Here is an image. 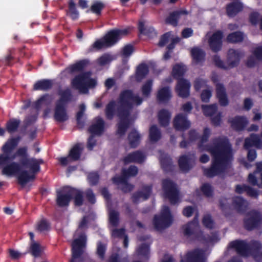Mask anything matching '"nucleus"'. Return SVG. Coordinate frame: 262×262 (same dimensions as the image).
<instances>
[{
	"label": "nucleus",
	"instance_id": "bf43d9fd",
	"mask_svg": "<svg viewBox=\"0 0 262 262\" xmlns=\"http://www.w3.org/2000/svg\"><path fill=\"white\" fill-rule=\"evenodd\" d=\"M152 86V80H148L143 85L141 88L142 95L145 97H148L151 92Z\"/></svg>",
	"mask_w": 262,
	"mask_h": 262
},
{
	"label": "nucleus",
	"instance_id": "f03ea898",
	"mask_svg": "<svg viewBox=\"0 0 262 262\" xmlns=\"http://www.w3.org/2000/svg\"><path fill=\"white\" fill-rule=\"evenodd\" d=\"M210 135V128L205 127L202 136H199L198 143L199 148L207 150L212 158L210 167L204 169V174L208 178H213L223 173L233 160L232 146L226 137L215 138L213 139L211 145H204Z\"/></svg>",
	"mask_w": 262,
	"mask_h": 262
},
{
	"label": "nucleus",
	"instance_id": "864d4df0",
	"mask_svg": "<svg viewBox=\"0 0 262 262\" xmlns=\"http://www.w3.org/2000/svg\"><path fill=\"white\" fill-rule=\"evenodd\" d=\"M109 222L113 227H117L119 222V213L115 210H111L109 212Z\"/></svg>",
	"mask_w": 262,
	"mask_h": 262
},
{
	"label": "nucleus",
	"instance_id": "c85d7f7f",
	"mask_svg": "<svg viewBox=\"0 0 262 262\" xmlns=\"http://www.w3.org/2000/svg\"><path fill=\"white\" fill-rule=\"evenodd\" d=\"M160 161L162 168L165 172H171L173 170V165L171 158L167 154H161Z\"/></svg>",
	"mask_w": 262,
	"mask_h": 262
},
{
	"label": "nucleus",
	"instance_id": "603ef678",
	"mask_svg": "<svg viewBox=\"0 0 262 262\" xmlns=\"http://www.w3.org/2000/svg\"><path fill=\"white\" fill-rule=\"evenodd\" d=\"M106 249L107 245L106 244L101 241L97 242L96 253L100 259H104Z\"/></svg>",
	"mask_w": 262,
	"mask_h": 262
},
{
	"label": "nucleus",
	"instance_id": "7c9ffc66",
	"mask_svg": "<svg viewBox=\"0 0 262 262\" xmlns=\"http://www.w3.org/2000/svg\"><path fill=\"white\" fill-rule=\"evenodd\" d=\"M71 196L75 206L80 207L83 204V192L80 190L70 187Z\"/></svg>",
	"mask_w": 262,
	"mask_h": 262
},
{
	"label": "nucleus",
	"instance_id": "9d476101",
	"mask_svg": "<svg viewBox=\"0 0 262 262\" xmlns=\"http://www.w3.org/2000/svg\"><path fill=\"white\" fill-rule=\"evenodd\" d=\"M261 223L262 215L259 211L255 210L248 212L243 220L244 227L248 231L258 228Z\"/></svg>",
	"mask_w": 262,
	"mask_h": 262
},
{
	"label": "nucleus",
	"instance_id": "4c0bfd02",
	"mask_svg": "<svg viewBox=\"0 0 262 262\" xmlns=\"http://www.w3.org/2000/svg\"><path fill=\"white\" fill-rule=\"evenodd\" d=\"M138 28L140 34L146 35L149 37L152 38L157 35L155 29L151 26H145L143 21H139Z\"/></svg>",
	"mask_w": 262,
	"mask_h": 262
},
{
	"label": "nucleus",
	"instance_id": "f3484780",
	"mask_svg": "<svg viewBox=\"0 0 262 262\" xmlns=\"http://www.w3.org/2000/svg\"><path fill=\"white\" fill-rule=\"evenodd\" d=\"M190 83L188 80L181 78L178 80L176 91L180 97L186 98L190 95Z\"/></svg>",
	"mask_w": 262,
	"mask_h": 262
},
{
	"label": "nucleus",
	"instance_id": "e2e57ef3",
	"mask_svg": "<svg viewBox=\"0 0 262 262\" xmlns=\"http://www.w3.org/2000/svg\"><path fill=\"white\" fill-rule=\"evenodd\" d=\"M85 196L88 202L91 204H94L96 202V196L92 189H88L85 191Z\"/></svg>",
	"mask_w": 262,
	"mask_h": 262
},
{
	"label": "nucleus",
	"instance_id": "774afa93",
	"mask_svg": "<svg viewBox=\"0 0 262 262\" xmlns=\"http://www.w3.org/2000/svg\"><path fill=\"white\" fill-rule=\"evenodd\" d=\"M50 228V224L46 220H41L37 225V229L40 232L47 231Z\"/></svg>",
	"mask_w": 262,
	"mask_h": 262
},
{
	"label": "nucleus",
	"instance_id": "aec40b11",
	"mask_svg": "<svg viewBox=\"0 0 262 262\" xmlns=\"http://www.w3.org/2000/svg\"><path fill=\"white\" fill-rule=\"evenodd\" d=\"M54 118L59 122H63L69 119L67 112V106L55 103Z\"/></svg>",
	"mask_w": 262,
	"mask_h": 262
},
{
	"label": "nucleus",
	"instance_id": "20e7f679",
	"mask_svg": "<svg viewBox=\"0 0 262 262\" xmlns=\"http://www.w3.org/2000/svg\"><path fill=\"white\" fill-rule=\"evenodd\" d=\"M244 56V52L240 49H229L227 53L226 62L225 63L218 55L212 57L214 65L218 68L228 70L237 67L241 58Z\"/></svg>",
	"mask_w": 262,
	"mask_h": 262
},
{
	"label": "nucleus",
	"instance_id": "cd10ccee",
	"mask_svg": "<svg viewBox=\"0 0 262 262\" xmlns=\"http://www.w3.org/2000/svg\"><path fill=\"white\" fill-rule=\"evenodd\" d=\"M171 93L169 86L160 89L157 93V99L159 102H167L171 98Z\"/></svg>",
	"mask_w": 262,
	"mask_h": 262
},
{
	"label": "nucleus",
	"instance_id": "58836bf2",
	"mask_svg": "<svg viewBox=\"0 0 262 262\" xmlns=\"http://www.w3.org/2000/svg\"><path fill=\"white\" fill-rule=\"evenodd\" d=\"M219 207L224 216L230 217L233 213L231 205L228 202V199L225 198H221L219 200Z\"/></svg>",
	"mask_w": 262,
	"mask_h": 262
},
{
	"label": "nucleus",
	"instance_id": "6ab92c4d",
	"mask_svg": "<svg viewBox=\"0 0 262 262\" xmlns=\"http://www.w3.org/2000/svg\"><path fill=\"white\" fill-rule=\"evenodd\" d=\"M173 126L177 130L184 131L190 126V122L187 120L186 116L179 114L173 119Z\"/></svg>",
	"mask_w": 262,
	"mask_h": 262
},
{
	"label": "nucleus",
	"instance_id": "3c124183",
	"mask_svg": "<svg viewBox=\"0 0 262 262\" xmlns=\"http://www.w3.org/2000/svg\"><path fill=\"white\" fill-rule=\"evenodd\" d=\"M122 174L128 180L130 177L136 176L138 173V168L135 165H130L127 169H122Z\"/></svg>",
	"mask_w": 262,
	"mask_h": 262
},
{
	"label": "nucleus",
	"instance_id": "ddd939ff",
	"mask_svg": "<svg viewBox=\"0 0 262 262\" xmlns=\"http://www.w3.org/2000/svg\"><path fill=\"white\" fill-rule=\"evenodd\" d=\"M152 185H143L141 190H138L132 195V200L134 204H138L140 199L142 201H146L149 199L152 192Z\"/></svg>",
	"mask_w": 262,
	"mask_h": 262
},
{
	"label": "nucleus",
	"instance_id": "f257e3e1",
	"mask_svg": "<svg viewBox=\"0 0 262 262\" xmlns=\"http://www.w3.org/2000/svg\"><path fill=\"white\" fill-rule=\"evenodd\" d=\"M19 137L11 138L3 145L0 155V166L5 165L2 174L12 176L18 173L17 181L19 185L25 186L29 182L35 180L36 174L40 171V165L44 163L42 159L29 157L28 147L18 148L15 154L10 155L17 146Z\"/></svg>",
	"mask_w": 262,
	"mask_h": 262
},
{
	"label": "nucleus",
	"instance_id": "6e6d98bb",
	"mask_svg": "<svg viewBox=\"0 0 262 262\" xmlns=\"http://www.w3.org/2000/svg\"><path fill=\"white\" fill-rule=\"evenodd\" d=\"M103 48L107 47L103 38H102L95 41L89 49V51L93 52L95 51H99Z\"/></svg>",
	"mask_w": 262,
	"mask_h": 262
},
{
	"label": "nucleus",
	"instance_id": "a878e982",
	"mask_svg": "<svg viewBox=\"0 0 262 262\" xmlns=\"http://www.w3.org/2000/svg\"><path fill=\"white\" fill-rule=\"evenodd\" d=\"M188 11L186 10H181L173 11L170 13L169 16L166 18L165 22L174 27L178 26V20L181 15H187Z\"/></svg>",
	"mask_w": 262,
	"mask_h": 262
},
{
	"label": "nucleus",
	"instance_id": "5701e85b",
	"mask_svg": "<svg viewBox=\"0 0 262 262\" xmlns=\"http://www.w3.org/2000/svg\"><path fill=\"white\" fill-rule=\"evenodd\" d=\"M95 120V123L92 124L89 127L88 131L91 134L100 135L104 131V121L103 119L100 117L96 118Z\"/></svg>",
	"mask_w": 262,
	"mask_h": 262
},
{
	"label": "nucleus",
	"instance_id": "e433bc0d",
	"mask_svg": "<svg viewBox=\"0 0 262 262\" xmlns=\"http://www.w3.org/2000/svg\"><path fill=\"white\" fill-rule=\"evenodd\" d=\"M158 117L160 126L166 127L169 124L171 114L167 110L162 109L159 111Z\"/></svg>",
	"mask_w": 262,
	"mask_h": 262
},
{
	"label": "nucleus",
	"instance_id": "473e14b6",
	"mask_svg": "<svg viewBox=\"0 0 262 262\" xmlns=\"http://www.w3.org/2000/svg\"><path fill=\"white\" fill-rule=\"evenodd\" d=\"M53 85L52 80L43 79L37 81L33 85V90L35 91H48L51 89Z\"/></svg>",
	"mask_w": 262,
	"mask_h": 262
},
{
	"label": "nucleus",
	"instance_id": "412c9836",
	"mask_svg": "<svg viewBox=\"0 0 262 262\" xmlns=\"http://www.w3.org/2000/svg\"><path fill=\"white\" fill-rule=\"evenodd\" d=\"M253 146L260 148L262 146V142L257 135L251 134L249 137L245 139L244 148L245 149H248Z\"/></svg>",
	"mask_w": 262,
	"mask_h": 262
},
{
	"label": "nucleus",
	"instance_id": "4468645a",
	"mask_svg": "<svg viewBox=\"0 0 262 262\" xmlns=\"http://www.w3.org/2000/svg\"><path fill=\"white\" fill-rule=\"evenodd\" d=\"M205 252L202 249H195L187 252L186 258H182L181 262H205Z\"/></svg>",
	"mask_w": 262,
	"mask_h": 262
},
{
	"label": "nucleus",
	"instance_id": "37998d69",
	"mask_svg": "<svg viewBox=\"0 0 262 262\" xmlns=\"http://www.w3.org/2000/svg\"><path fill=\"white\" fill-rule=\"evenodd\" d=\"M82 148L79 144H75L70 150L69 154V159L73 161L78 160L81 156Z\"/></svg>",
	"mask_w": 262,
	"mask_h": 262
},
{
	"label": "nucleus",
	"instance_id": "8fccbe9b",
	"mask_svg": "<svg viewBox=\"0 0 262 262\" xmlns=\"http://www.w3.org/2000/svg\"><path fill=\"white\" fill-rule=\"evenodd\" d=\"M202 109L205 116L211 117L216 112L217 106L216 104L202 105Z\"/></svg>",
	"mask_w": 262,
	"mask_h": 262
},
{
	"label": "nucleus",
	"instance_id": "79ce46f5",
	"mask_svg": "<svg viewBox=\"0 0 262 262\" xmlns=\"http://www.w3.org/2000/svg\"><path fill=\"white\" fill-rule=\"evenodd\" d=\"M20 124V120L19 119L16 118L10 119L6 124V130L10 134L15 133L17 130Z\"/></svg>",
	"mask_w": 262,
	"mask_h": 262
},
{
	"label": "nucleus",
	"instance_id": "13d9d810",
	"mask_svg": "<svg viewBox=\"0 0 262 262\" xmlns=\"http://www.w3.org/2000/svg\"><path fill=\"white\" fill-rule=\"evenodd\" d=\"M100 179V176L98 172H92L88 174V180L91 186H94L97 185Z\"/></svg>",
	"mask_w": 262,
	"mask_h": 262
},
{
	"label": "nucleus",
	"instance_id": "c756f323",
	"mask_svg": "<svg viewBox=\"0 0 262 262\" xmlns=\"http://www.w3.org/2000/svg\"><path fill=\"white\" fill-rule=\"evenodd\" d=\"M89 61L88 59H82L78 61L74 64L70 66L66 69V71L70 74L81 72L89 64Z\"/></svg>",
	"mask_w": 262,
	"mask_h": 262
},
{
	"label": "nucleus",
	"instance_id": "dca6fc26",
	"mask_svg": "<svg viewBox=\"0 0 262 262\" xmlns=\"http://www.w3.org/2000/svg\"><path fill=\"white\" fill-rule=\"evenodd\" d=\"M71 200L70 187H68L67 190L63 189L57 192L56 203L59 207H68Z\"/></svg>",
	"mask_w": 262,
	"mask_h": 262
},
{
	"label": "nucleus",
	"instance_id": "c9c22d12",
	"mask_svg": "<svg viewBox=\"0 0 262 262\" xmlns=\"http://www.w3.org/2000/svg\"><path fill=\"white\" fill-rule=\"evenodd\" d=\"M127 139L130 147L135 148L140 144L141 135L135 129H133L128 134Z\"/></svg>",
	"mask_w": 262,
	"mask_h": 262
},
{
	"label": "nucleus",
	"instance_id": "bb28decb",
	"mask_svg": "<svg viewBox=\"0 0 262 262\" xmlns=\"http://www.w3.org/2000/svg\"><path fill=\"white\" fill-rule=\"evenodd\" d=\"M58 95L60 97L57 100L56 103L67 106L68 103L72 100V94L69 88L58 91Z\"/></svg>",
	"mask_w": 262,
	"mask_h": 262
},
{
	"label": "nucleus",
	"instance_id": "c03bdc74",
	"mask_svg": "<svg viewBox=\"0 0 262 262\" xmlns=\"http://www.w3.org/2000/svg\"><path fill=\"white\" fill-rule=\"evenodd\" d=\"M149 137L150 141L153 142H157L161 139L160 130L156 125H152L150 126L149 130Z\"/></svg>",
	"mask_w": 262,
	"mask_h": 262
},
{
	"label": "nucleus",
	"instance_id": "f704fd0d",
	"mask_svg": "<svg viewBox=\"0 0 262 262\" xmlns=\"http://www.w3.org/2000/svg\"><path fill=\"white\" fill-rule=\"evenodd\" d=\"M191 55L193 62L199 64L205 61V52L202 49L195 47L191 49Z\"/></svg>",
	"mask_w": 262,
	"mask_h": 262
},
{
	"label": "nucleus",
	"instance_id": "680f3d73",
	"mask_svg": "<svg viewBox=\"0 0 262 262\" xmlns=\"http://www.w3.org/2000/svg\"><path fill=\"white\" fill-rule=\"evenodd\" d=\"M201 190L204 195L207 197H210L213 195V189L209 183L203 184L201 187Z\"/></svg>",
	"mask_w": 262,
	"mask_h": 262
},
{
	"label": "nucleus",
	"instance_id": "de8ad7c7",
	"mask_svg": "<svg viewBox=\"0 0 262 262\" xmlns=\"http://www.w3.org/2000/svg\"><path fill=\"white\" fill-rule=\"evenodd\" d=\"M178 164L180 169L183 171L187 172L190 169L189 158L186 155H182L180 157L178 160Z\"/></svg>",
	"mask_w": 262,
	"mask_h": 262
},
{
	"label": "nucleus",
	"instance_id": "338daca9",
	"mask_svg": "<svg viewBox=\"0 0 262 262\" xmlns=\"http://www.w3.org/2000/svg\"><path fill=\"white\" fill-rule=\"evenodd\" d=\"M134 52L133 45L128 44L125 46L122 50V56L123 57H129Z\"/></svg>",
	"mask_w": 262,
	"mask_h": 262
},
{
	"label": "nucleus",
	"instance_id": "9b49d317",
	"mask_svg": "<svg viewBox=\"0 0 262 262\" xmlns=\"http://www.w3.org/2000/svg\"><path fill=\"white\" fill-rule=\"evenodd\" d=\"M126 33V30L113 29L108 31L103 37L106 47H111L115 45L121 39V35Z\"/></svg>",
	"mask_w": 262,
	"mask_h": 262
},
{
	"label": "nucleus",
	"instance_id": "ea45409f",
	"mask_svg": "<svg viewBox=\"0 0 262 262\" xmlns=\"http://www.w3.org/2000/svg\"><path fill=\"white\" fill-rule=\"evenodd\" d=\"M149 72L147 66L145 63L139 64L136 69V79L138 82L141 81L148 74Z\"/></svg>",
	"mask_w": 262,
	"mask_h": 262
},
{
	"label": "nucleus",
	"instance_id": "a211bd4d",
	"mask_svg": "<svg viewBox=\"0 0 262 262\" xmlns=\"http://www.w3.org/2000/svg\"><path fill=\"white\" fill-rule=\"evenodd\" d=\"M146 158L145 154L140 150H136L129 153L124 157L122 161L124 164H127L130 163H142Z\"/></svg>",
	"mask_w": 262,
	"mask_h": 262
},
{
	"label": "nucleus",
	"instance_id": "6e6552de",
	"mask_svg": "<svg viewBox=\"0 0 262 262\" xmlns=\"http://www.w3.org/2000/svg\"><path fill=\"white\" fill-rule=\"evenodd\" d=\"M172 223V216L169 207L165 206L160 215L154 216L153 224L155 228L158 231H161L169 227Z\"/></svg>",
	"mask_w": 262,
	"mask_h": 262
},
{
	"label": "nucleus",
	"instance_id": "69168bd1",
	"mask_svg": "<svg viewBox=\"0 0 262 262\" xmlns=\"http://www.w3.org/2000/svg\"><path fill=\"white\" fill-rule=\"evenodd\" d=\"M31 254L35 257H38L40 255L41 249L40 245L37 243L33 242L30 247Z\"/></svg>",
	"mask_w": 262,
	"mask_h": 262
},
{
	"label": "nucleus",
	"instance_id": "423d86ee",
	"mask_svg": "<svg viewBox=\"0 0 262 262\" xmlns=\"http://www.w3.org/2000/svg\"><path fill=\"white\" fill-rule=\"evenodd\" d=\"M198 217L199 214L197 212L192 221L182 226L184 235L187 238H191L194 241H211V237L208 236V239H207L203 231L200 229Z\"/></svg>",
	"mask_w": 262,
	"mask_h": 262
},
{
	"label": "nucleus",
	"instance_id": "a19ab883",
	"mask_svg": "<svg viewBox=\"0 0 262 262\" xmlns=\"http://www.w3.org/2000/svg\"><path fill=\"white\" fill-rule=\"evenodd\" d=\"M244 34L241 31H235L229 33L227 37L226 41L228 43H236L241 42L244 40Z\"/></svg>",
	"mask_w": 262,
	"mask_h": 262
},
{
	"label": "nucleus",
	"instance_id": "49530a36",
	"mask_svg": "<svg viewBox=\"0 0 262 262\" xmlns=\"http://www.w3.org/2000/svg\"><path fill=\"white\" fill-rule=\"evenodd\" d=\"M249 254L250 253L253 257L260 251L262 249V244L258 241H251L249 244Z\"/></svg>",
	"mask_w": 262,
	"mask_h": 262
},
{
	"label": "nucleus",
	"instance_id": "f8f14e48",
	"mask_svg": "<svg viewBox=\"0 0 262 262\" xmlns=\"http://www.w3.org/2000/svg\"><path fill=\"white\" fill-rule=\"evenodd\" d=\"M223 33L221 30L214 32L208 39V44L211 51L217 53L222 50L223 46Z\"/></svg>",
	"mask_w": 262,
	"mask_h": 262
},
{
	"label": "nucleus",
	"instance_id": "052dcab7",
	"mask_svg": "<svg viewBox=\"0 0 262 262\" xmlns=\"http://www.w3.org/2000/svg\"><path fill=\"white\" fill-rule=\"evenodd\" d=\"M202 224L206 228L212 229L214 226V222L210 214H207L203 216Z\"/></svg>",
	"mask_w": 262,
	"mask_h": 262
},
{
	"label": "nucleus",
	"instance_id": "0e129e2a",
	"mask_svg": "<svg viewBox=\"0 0 262 262\" xmlns=\"http://www.w3.org/2000/svg\"><path fill=\"white\" fill-rule=\"evenodd\" d=\"M113 183L116 185H119L120 184H124L126 180H128L123 174L121 173V176L116 175L113 177L111 179Z\"/></svg>",
	"mask_w": 262,
	"mask_h": 262
},
{
	"label": "nucleus",
	"instance_id": "0eeeda50",
	"mask_svg": "<svg viewBox=\"0 0 262 262\" xmlns=\"http://www.w3.org/2000/svg\"><path fill=\"white\" fill-rule=\"evenodd\" d=\"M87 237L84 233H81L72 244V258L70 262H83L84 249L86 247Z\"/></svg>",
	"mask_w": 262,
	"mask_h": 262
},
{
	"label": "nucleus",
	"instance_id": "5fc2aeb1",
	"mask_svg": "<svg viewBox=\"0 0 262 262\" xmlns=\"http://www.w3.org/2000/svg\"><path fill=\"white\" fill-rule=\"evenodd\" d=\"M104 7L105 5L102 2L96 1L91 6L90 10L92 13L99 16L101 15V11Z\"/></svg>",
	"mask_w": 262,
	"mask_h": 262
},
{
	"label": "nucleus",
	"instance_id": "2f4dec72",
	"mask_svg": "<svg viewBox=\"0 0 262 262\" xmlns=\"http://www.w3.org/2000/svg\"><path fill=\"white\" fill-rule=\"evenodd\" d=\"M232 206L238 213H244L247 210V203L241 196H236L232 199Z\"/></svg>",
	"mask_w": 262,
	"mask_h": 262
},
{
	"label": "nucleus",
	"instance_id": "72a5a7b5",
	"mask_svg": "<svg viewBox=\"0 0 262 262\" xmlns=\"http://www.w3.org/2000/svg\"><path fill=\"white\" fill-rule=\"evenodd\" d=\"M68 9L66 10V15L73 20H76L79 17V13L76 8L74 0H69Z\"/></svg>",
	"mask_w": 262,
	"mask_h": 262
},
{
	"label": "nucleus",
	"instance_id": "4d7b16f0",
	"mask_svg": "<svg viewBox=\"0 0 262 262\" xmlns=\"http://www.w3.org/2000/svg\"><path fill=\"white\" fill-rule=\"evenodd\" d=\"M137 252L138 255L142 256L148 259L149 254V247L145 244H142L137 249Z\"/></svg>",
	"mask_w": 262,
	"mask_h": 262
},
{
	"label": "nucleus",
	"instance_id": "7ed1b4c3",
	"mask_svg": "<svg viewBox=\"0 0 262 262\" xmlns=\"http://www.w3.org/2000/svg\"><path fill=\"white\" fill-rule=\"evenodd\" d=\"M143 101L139 95H135L131 90H125L121 92L119 96L118 116L120 120L118 123L117 134L123 136L129 127V117L134 105H140Z\"/></svg>",
	"mask_w": 262,
	"mask_h": 262
},
{
	"label": "nucleus",
	"instance_id": "2eb2a0df",
	"mask_svg": "<svg viewBox=\"0 0 262 262\" xmlns=\"http://www.w3.org/2000/svg\"><path fill=\"white\" fill-rule=\"evenodd\" d=\"M229 247L234 249L238 254L247 257L249 254V244L243 240H235L229 243Z\"/></svg>",
	"mask_w": 262,
	"mask_h": 262
},
{
	"label": "nucleus",
	"instance_id": "a18cd8bd",
	"mask_svg": "<svg viewBox=\"0 0 262 262\" xmlns=\"http://www.w3.org/2000/svg\"><path fill=\"white\" fill-rule=\"evenodd\" d=\"M185 73V69L183 65L179 63H177L173 66L171 74L173 78L178 80L181 78H183L182 77Z\"/></svg>",
	"mask_w": 262,
	"mask_h": 262
},
{
	"label": "nucleus",
	"instance_id": "b1692460",
	"mask_svg": "<svg viewBox=\"0 0 262 262\" xmlns=\"http://www.w3.org/2000/svg\"><path fill=\"white\" fill-rule=\"evenodd\" d=\"M231 127L236 131L243 130L248 124L247 119L244 116H236L229 120Z\"/></svg>",
	"mask_w": 262,
	"mask_h": 262
},
{
	"label": "nucleus",
	"instance_id": "393cba45",
	"mask_svg": "<svg viewBox=\"0 0 262 262\" xmlns=\"http://www.w3.org/2000/svg\"><path fill=\"white\" fill-rule=\"evenodd\" d=\"M216 97L219 99L220 104L226 106L229 104V101L226 92V89L222 83H217L216 85Z\"/></svg>",
	"mask_w": 262,
	"mask_h": 262
},
{
	"label": "nucleus",
	"instance_id": "39448f33",
	"mask_svg": "<svg viewBox=\"0 0 262 262\" xmlns=\"http://www.w3.org/2000/svg\"><path fill=\"white\" fill-rule=\"evenodd\" d=\"M91 72L87 71L76 75L72 80V86L81 93H88L90 89L94 88L97 84L95 79L91 78Z\"/></svg>",
	"mask_w": 262,
	"mask_h": 262
},
{
	"label": "nucleus",
	"instance_id": "09e8293b",
	"mask_svg": "<svg viewBox=\"0 0 262 262\" xmlns=\"http://www.w3.org/2000/svg\"><path fill=\"white\" fill-rule=\"evenodd\" d=\"M116 102L114 100L110 101L106 106L105 113L106 118L112 120L115 114L116 110Z\"/></svg>",
	"mask_w": 262,
	"mask_h": 262
},
{
	"label": "nucleus",
	"instance_id": "4be33fe9",
	"mask_svg": "<svg viewBox=\"0 0 262 262\" xmlns=\"http://www.w3.org/2000/svg\"><path fill=\"white\" fill-rule=\"evenodd\" d=\"M243 5L240 2H233L226 6V14L229 17L235 16L243 10Z\"/></svg>",
	"mask_w": 262,
	"mask_h": 262
},
{
	"label": "nucleus",
	"instance_id": "1a4fd4ad",
	"mask_svg": "<svg viewBox=\"0 0 262 262\" xmlns=\"http://www.w3.org/2000/svg\"><path fill=\"white\" fill-rule=\"evenodd\" d=\"M162 186L164 197L168 199L171 204L177 203L179 191L176 184L169 179H165L162 180Z\"/></svg>",
	"mask_w": 262,
	"mask_h": 262
}]
</instances>
